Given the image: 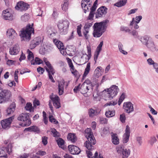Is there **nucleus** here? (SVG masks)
Here are the masks:
<instances>
[{
  "instance_id": "nucleus-1",
  "label": "nucleus",
  "mask_w": 158,
  "mask_h": 158,
  "mask_svg": "<svg viewBox=\"0 0 158 158\" xmlns=\"http://www.w3.org/2000/svg\"><path fill=\"white\" fill-rule=\"evenodd\" d=\"M109 20L105 19L100 22H96L93 26V33L94 37L99 38L106 31L107 28V23Z\"/></svg>"
},
{
  "instance_id": "nucleus-2",
  "label": "nucleus",
  "mask_w": 158,
  "mask_h": 158,
  "mask_svg": "<svg viewBox=\"0 0 158 158\" xmlns=\"http://www.w3.org/2000/svg\"><path fill=\"white\" fill-rule=\"evenodd\" d=\"M119 90L118 86L115 85H113L110 88L107 89V91L106 89H105L101 92H99L98 89V88H97L93 93V96L94 97L95 95L96 94L97 96L95 95L94 97L95 98L96 97H97L101 95L102 93H103L105 91V93H106L107 94V96L108 97V99L111 100L117 95Z\"/></svg>"
},
{
  "instance_id": "nucleus-3",
  "label": "nucleus",
  "mask_w": 158,
  "mask_h": 158,
  "mask_svg": "<svg viewBox=\"0 0 158 158\" xmlns=\"http://www.w3.org/2000/svg\"><path fill=\"white\" fill-rule=\"evenodd\" d=\"M33 26V23L31 25L29 24L26 26L25 28L22 29L19 34L21 41H28L31 39V34L34 32Z\"/></svg>"
},
{
  "instance_id": "nucleus-4",
  "label": "nucleus",
  "mask_w": 158,
  "mask_h": 158,
  "mask_svg": "<svg viewBox=\"0 0 158 158\" xmlns=\"http://www.w3.org/2000/svg\"><path fill=\"white\" fill-rule=\"evenodd\" d=\"M88 140L85 143V147L89 150H92L94 149V147L93 145L96 143V140L92 132H88L87 135H86Z\"/></svg>"
},
{
  "instance_id": "nucleus-5",
  "label": "nucleus",
  "mask_w": 158,
  "mask_h": 158,
  "mask_svg": "<svg viewBox=\"0 0 158 158\" xmlns=\"http://www.w3.org/2000/svg\"><path fill=\"white\" fill-rule=\"evenodd\" d=\"M30 114L27 113H22L20 114L17 118L19 121H23L20 125L22 127H27L29 126L31 122L30 118Z\"/></svg>"
},
{
  "instance_id": "nucleus-6",
  "label": "nucleus",
  "mask_w": 158,
  "mask_h": 158,
  "mask_svg": "<svg viewBox=\"0 0 158 158\" xmlns=\"http://www.w3.org/2000/svg\"><path fill=\"white\" fill-rule=\"evenodd\" d=\"M69 24V22L67 20L60 21L57 25L59 33L61 35L67 34Z\"/></svg>"
},
{
  "instance_id": "nucleus-7",
  "label": "nucleus",
  "mask_w": 158,
  "mask_h": 158,
  "mask_svg": "<svg viewBox=\"0 0 158 158\" xmlns=\"http://www.w3.org/2000/svg\"><path fill=\"white\" fill-rule=\"evenodd\" d=\"M30 7V5L23 1H21L17 3L15 6L16 10L20 11H26Z\"/></svg>"
},
{
  "instance_id": "nucleus-8",
  "label": "nucleus",
  "mask_w": 158,
  "mask_h": 158,
  "mask_svg": "<svg viewBox=\"0 0 158 158\" xmlns=\"http://www.w3.org/2000/svg\"><path fill=\"white\" fill-rule=\"evenodd\" d=\"M0 94L5 102L9 101L12 97L11 92L10 90L7 89H2L0 92Z\"/></svg>"
},
{
  "instance_id": "nucleus-9",
  "label": "nucleus",
  "mask_w": 158,
  "mask_h": 158,
  "mask_svg": "<svg viewBox=\"0 0 158 158\" xmlns=\"http://www.w3.org/2000/svg\"><path fill=\"white\" fill-rule=\"evenodd\" d=\"M14 118V116H11L8 118L1 121V124L3 129H8L10 128L12 120Z\"/></svg>"
},
{
  "instance_id": "nucleus-10",
  "label": "nucleus",
  "mask_w": 158,
  "mask_h": 158,
  "mask_svg": "<svg viewBox=\"0 0 158 158\" xmlns=\"http://www.w3.org/2000/svg\"><path fill=\"white\" fill-rule=\"evenodd\" d=\"M43 39H42L41 37H38L35 38L31 41L30 48L31 49L34 48L36 46L41 44L43 42Z\"/></svg>"
},
{
  "instance_id": "nucleus-11",
  "label": "nucleus",
  "mask_w": 158,
  "mask_h": 158,
  "mask_svg": "<svg viewBox=\"0 0 158 158\" xmlns=\"http://www.w3.org/2000/svg\"><path fill=\"white\" fill-rule=\"evenodd\" d=\"M117 151L118 153H121L122 154L123 158H127L131 152V151L129 149L124 148L123 147H119Z\"/></svg>"
},
{
  "instance_id": "nucleus-12",
  "label": "nucleus",
  "mask_w": 158,
  "mask_h": 158,
  "mask_svg": "<svg viewBox=\"0 0 158 158\" xmlns=\"http://www.w3.org/2000/svg\"><path fill=\"white\" fill-rule=\"evenodd\" d=\"M123 107L125 111L128 114H130L134 111L133 105L130 102H124Z\"/></svg>"
},
{
  "instance_id": "nucleus-13",
  "label": "nucleus",
  "mask_w": 158,
  "mask_h": 158,
  "mask_svg": "<svg viewBox=\"0 0 158 158\" xmlns=\"http://www.w3.org/2000/svg\"><path fill=\"white\" fill-rule=\"evenodd\" d=\"M12 144L10 143L6 147H2V148H0V157L5 156V150L7 151L8 154H10V153L12 152Z\"/></svg>"
},
{
  "instance_id": "nucleus-14",
  "label": "nucleus",
  "mask_w": 158,
  "mask_h": 158,
  "mask_svg": "<svg viewBox=\"0 0 158 158\" xmlns=\"http://www.w3.org/2000/svg\"><path fill=\"white\" fill-rule=\"evenodd\" d=\"M13 12L9 9L3 11L2 15L4 18L6 20H12L13 19Z\"/></svg>"
},
{
  "instance_id": "nucleus-15",
  "label": "nucleus",
  "mask_w": 158,
  "mask_h": 158,
  "mask_svg": "<svg viewBox=\"0 0 158 158\" xmlns=\"http://www.w3.org/2000/svg\"><path fill=\"white\" fill-rule=\"evenodd\" d=\"M6 35L9 39L13 40L17 38L18 34L13 29L10 28L7 30L6 32Z\"/></svg>"
},
{
  "instance_id": "nucleus-16",
  "label": "nucleus",
  "mask_w": 158,
  "mask_h": 158,
  "mask_svg": "<svg viewBox=\"0 0 158 158\" xmlns=\"http://www.w3.org/2000/svg\"><path fill=\"white\" fill-rule=\"evenodd\" d=\"M68 148L69 151L73 155L79 154L81 151V150L78 147L73 145H69Z\"/></svg>"
},
{
  "instance_id": "nucleus-17",
  "label": "nucleus",
  "mask_w": 158,
  "mask_h": 158,
  "mask_svg": "<svg viewBox=\"0 0 158 158\" xmlns=\"http://www.w3.org/2000/svg\"><path fill=\"white\" fill-rule=\"evenodd\" d=\"M81 6L84 12L86 13L87 11H89V8L91 6V4L90 3V0H82Z\"/></svg>"
},
{
  "instance_id": "nucleus-18",
  "label": "nucleus",
  "mask_w": 158,
  "mask_h": 158,
  "mask_svg": "<svg viewBox=\"0 0 158 158\" xmlns=\"http://www.w3.org/2000/svg\"><path fill=\"white\" fill-rule=\"evenodd\" d=\"M145 46L151 51L154 52L156 50V45L152 38Z\"/></svg>"
},
{
  "instance_id": "nucleus-19",
  "label": "nucleus",
  "mask_w": 158,
  "mask_h": 158,
  "mask_svg": "<svg viewBox=\"0 0 158 158\" xmlns=\"http://www.w3.org/2000/svg\"><path fill=\"white\" fill-rule=\"evenodd\" d=\"M53 41L55 44L61 52L62 50H64V46L63 43L60 40L56 39L55 37H53Z\"/></svg>"
},
{
  "instance_id": "nucleus-20",
  "label": "nucleus",
  "mask_w": 158,
  "mask_h": 158,
  "mask_svg": "<svg viewBox=\"0 0 158 158\" xmlns=\"http://www.w3.org/2000/svg\"><path fill=\"white\" fill-rule=\"evenodd\" d=\"M16 104L15 102H12L6 110V115H9L12 114L15 110Z\"/></svg>"
},
{
  "instance_id": "nucleus-21",
  "label": "nucleus",
  "mask_w": 158,
  "mask_h": 158,
  "mask_svg": "<svg viewBox=\"0 0 158 158\" xmlns=\"http://www.w3.org/2000/svg\"><path fill=\"white\" fill-rule=\"evenodd\" d=\"M20 51V47L18 44H16L12 48L10 49V53L11 55H16Z\"/></svg>"
},
{
  "instance_id": "nucleus-22",
  "label": "nucleus",
  "mask_w": 158,
  "mask_h": 158,
  "mask_svg": "<svg viewBox=\"0 0 158 158\" xmlns=\"http://www.w3.org/2000/svg\"><path fill=\"white\" fill-rule=\"evenodd\" d=\"M152 38L148 35H145L139 38L138 39L140 40L142 43L145 46L147 44L149 41Z\"/></svg>"
},
{
  "instance_id": "nucleus-23",
  "label": "nucleus",
  "mask_w": 158,
  "mask_h": 158,
  "mask_svg": "<svg viewBox=\"0 0 158 158\" xmlns=\"http://www.w3.org/2000/svg\"><path fill=\"white\" fill-rule=\"evenodd\" d=\"M100 112V110L98 109H93L91 108L89 110V117L93 118L95 116L98 115Z\"/></svg>"
},
{
  "instance_id": "nucleus-24",
  "label": "nucleus",
  "mask_w": 158,
  "mask_h": 158,
  "mask_svg": "<svg viewBox=\"0 0 158 158\" xmlns=\"http://www.w3.org/2000/svg\"><path fill=\"white\" fill-rule=\"evenodd\" d=\"M64 80H62L58 83V93L60 95L63 94L64 92Z\"/></svg>"
},
{
  "instance_id": "nucleus-25",
  "label": "nucleus",
  "mask_w": 158,
  "mask_h": 158,
  "mask_svg": "<svg viewBox=\"0 0 158 158\" xmlns=\"http://www.w3.org/2000/svg\"><path fill=\"white\" fill-rule=\"evenodd\" d=\"M85 84L86 85H88L89 84L90 85V84H92L91 82L89 80H86L84 81V82L83 83V84H82L81 85V87H80V90L81 91V93H82V94H84V96H85V95L86 94V90L85 91H84L83 92V88L84 87V86Z\"/></svg>"
},
{
  "instance_id": "nucleus-26",
  "label": "nucleus",
  "mask_w": 158,
  "mask_h": 158,
  "mask_svg": "<svg viewBox=\"0 0 158 158\" xmlns=\"http://www.w3.org/2000/svg\"><path fill=\"white\" fill-rule=\"evenodd\" d=\"M44 62L48 68V69H49L50 72H51L52 75H53L55 73V71L51 65V64H50V62L49 61H47V59H44Z\"/></svg>"
},
{
  "instance_id": "nucleus-27",
  "label": "nucleus",
  "mask_w": 158,
  "mask_h": 158,
  "mask_svg": "<svg viewBox=\"0 0 158 158\" xmlns=\"http://www.w3.org/2000/svg\"><path fill=\"white\" fill-rule=\"evenodd\" d=\"M67 139L72 143H75L77 140V137L74 133H69L67 136Z\"/></svg>"
},
{
  "instance_id": "nucleus-28",
  "label": "nucleus",
  "mask_w": 158,
  "mask_h": 158,
  "mask_svg": "<svg viewBox=\"0 0 158 158\" xmlns=\"http://www.w3.org/2000/svg\"><path fill=\"white\" fill-rule=\"evenodd\" d=\"M112 142L115 145H117L119 143V139L116 133H112L111 135Z\"/></svg>"
},
{
  "instance_id": "nucleus-29",
  "label": "nucleus",
  "mask_w": 158,
  "mask_h": 158,
  "mask_svg": "<svg viewBox=\"0 0 158 158\" xmlns=\"http://www.w3.org/2000/svg\"><path fill=\"white\" fill-rule=\"evenodd\" d=\"M32 65L40 64L43 63V61L38 57H35L34 59L32 60L31 61Z\"/></svg>"
},
{
  "instance_id": "nucleus-30",
  "label": "nucleus",
  "mask_w": 158,
  "mask_h": 158,
  "mask_svg": "<svg viewBox=\"0 0 158 158\" xmlns=\"http://www.w3.org/2000/svg\"><path fill=\"white\" fill-rule=\"evenodd\" d=\"M90 69V63L88 62L86 67L85 69L84 73L83 75L82 79H84V78L89 73Z\"/></svg>"
},
{
  "instance_id": "nucleus-31",
  "label": "nucleus",
  "mask_w": 158,
  "mask_h": 158,
  "mask_svg": "<svg viewBox=\"0 0 158 158\" xmlns=\"http://www.w3.org/2000/svg\"><path fill=\"white\" fill-rule=\"evenodd\" d=\"M87 53L88 54H86L85 53V55H86L88 57V58L87 60H85V63H86L88 62V60H90L91 56V47L90 45H88L87 46ZM85 59L87 60L86 58H85Z\"/></svg>"
},
{
  "instance_id": "nucleus-32",
  "label": "nucleus",
  "mask_w": 158,
  "mask_h": 158,
  "mask_svg": "<svg viewBox=\"0 0 158 158\" xmlns=\"http://www.w3.org/2000/svg\"><path fill=\"white\" fill-rule=\"evenodd\" d=\"M127 0H122L117 2L114 5V6L119 7L124 6L127 3Z\"/></svg>"
},
{
  "instance_id": "nucleus-33",
  "label": "nucleus",
  "mask_w": 158,
  "mask_h": 158,
  "mask_svg": "<svg viewBox=\"0 0 158 158\" xmlns=\"http://www.w3.org/2000/svg\"><path fill=\"white\" fill-rule=\"evenodd\" d=\"M106 116L108 118H110L114 116L115 115L114 110H110L106 111L105 113Z\"/></svg>"
},
{
  "instance_id": "nucleus-34",
  "label": "nucleus",
  "mask_w": 158,
  "mask_h": 158,
  "mask_svg": "<svg viewBox=\"0 0 158 158\" xmlns=\"http://www.w3.org/2000/svg\"><path fill=\"white\" fill-rule=\"evenodd\" d=\"M107 8L105 6H102L99 8L98 10L97 11L101 12L102 14L105 15L107 13Z\"/></svg>"
},
{
  "instance_id": "nucleus-35",
  "label": "nucleus",
  "mask_w": 158,
  "mask_h": 158,
  "mask_svg": "<svg viewBox=\"0 0 158 158\" xmlns=\"http://www.w3.org/2000/svg\"><path fill=\"white\" fill-rule=\"evenodd\" d=\"M27 53H28L27 56V61H31L32 60L34 59V56L32 52L29 49L27 50Z\"/></svg>"
},
{
  "instance_id": "nucleus-36",
  "label": "nucleus",
  "mask_w": 158,
  "mask_h": 158,
  "mask_svg": "<svg viewBox=\"0 0 158 158\" xmlns=\"http://www.w3.org/2000/svg\"><path fill=\"white\" fill-rule=\"evenodd\" d=\"M129 34L133 36L135 38H137L138 39L139 38L138 32L135 30H133L132 31H130Z\"/></svg>"
},
{
  "instance_id": "nucleus-37",
  "label": "nucleus",
  "mask_w": 158,
  "mask_h": 158,
  "mask_svg": "<svg viewBox=\"0 0 158 158\" xmlns=\"http://www.w3.org/2000/svg\"><path fill=\"white\" fill-rule=\"evenodd\" d=\"M51 132L53 134V137L56 138V137H59L60 136V133L58 132L55 128H51Z\"/></svg>"
},
{
  "instance_id": "nucleus-38",
  "label": "nucleus",
  "mask_w": 158,
  "mask_h": 158,
  "mask_svg": "<svg viewBox=\"0 0 158 158\" xmlns=\"http://www.w3.org/2000/svg\"><path fill=\"white\" fill-rule=\"evenodd\" d=\"M25 108L27 110L29 111L30 112L33 110L34 109L32 106L31 103L27 102L26 104Z\"/></svg>"
},
{
  "instance_id": "nucleus-39",
  "label": "nucleus",
  "mask_w": 158,
  "mask_h": 158,
  "mask_svg": "<svg viewBox=\"0 0 158 158\" xmlns=\"http://www.w3.org/2000/svg\"><path fill=\"white\" fill-rule=\"evenodd\" d=\"M56 141L59 147L61 148L64 144V140L61 138H59L58 139H56Z\"/></svg>"
},
{
  "instance_id": "nucleus-40",
  "label": "nucleus",
  "mask_w": 158,
  "mask_h": 158,
  "mask_svg": "<svg viewBox=\"0 0 158 158\" xmlns=\"http://www.w3.org/2000/svg\"><path fill=\"white\" fill-rule=\"evenodd\" d=\"M93 85L92 84L86 85L85 86V89L84 87L83 88V91L84 92L86 90V93L89 90H90V92H91L93 91Z\"/></svg>"
},
{
  "instance_id": "nucleus-41",
  "label": "nucleus",
  "mask_w": 158,
  "mask_h": 158,
  "mask_svg": "<svg viewBox=\"0 0 158 158\" xmlns=\"http://www.w3.org/2000/svg\"><path fill=\"white\" fill-rule=\"evenodd\" d=\"M93 85L92 84L86 85L85 86V89L84 87L83 88V91L84 92L86 90V93L89 90H90V92H91L93 91Z\"/></svg>"
},
{
  "instance_id": "nucleus-42",
  "label": "nucleus",
  "mask_w": 158,
  "mask_h": 158,
  "mask_svg": "<svg viewBox=\"0 0 158 158\" xmlns=\"http://www.w3.org/2000/svg\"><path fill=\"white\" fill-rule=\"evenodd\" d=\"M109 132V130L108 128L104 127L101 132V135L102 136L104 137L106 135L108 134Z\"/></svg>"
},
{
  "instance_id": "nucleus-43",
  "label": "nucleus",
  "mask_w": 158,
  "mask_h": 158,
  "mask_svg": "<svg viewBox=\"0 0 158 158\" xmlns=\"http://www.w3.org/2000/svg\"><path fill=\"white\" fill-rule=\"evenodd\" d=\"M118 103V101L117 100H116L115 101H111L110 102H108L107 103L105 104L104 105V106L105 107H106L108 106H114L116 105Z\"/></svg>"
},
{
  "instance_id": "nucleus-44",
  "label": "nucleus",
  "mask_w": 158,
  "mask_h": 158,
  "mask_svg": "<svg viewBox=\"0 0 158 158\" xmlns=\"http://www.w3.org/2000/svg\"><path fill=\"white\" fill-rule=\"evenodd\" d=\"M32 132H33L37 134H39L40 133V128L36 126H31Z\"/></svg>"
},
{
  "instance_id": "nucleus-45",
  "label": "nucleus",
  "mask_w": 158,
  "mask_h": 158,
  "mask_svg": "<svg viewBox=\"0 0 158 158\" xmlns=\"http://www.w3.org/2000/svg\"><path fill=\"white\" fill-rule=\"evenodd\" d=\"M45 69L47 72H48V76L49 79L51 80L52 82L53 83L55 82V81L54 79L52 76V74L51 73V72H50L49 69L48 68H46Z\"/></svg>"
},
{
  "instance_id": "nucleus-46",
  "label": "nucleus",
  "mask_w": 158,
  "mask_h": 158,
  "mask_svg": "<svg viewBox=\"0 0 158 158\" xmlns=\"http://www.w3.org/2000/svg\"><path fill=\"white\" fill-rule=\"evenodd\" d=\"M68 1L69 0H64V4L63 5H62V9L64 11H66L68 9Z\"/></svg>"
},
{
  "instance_id": "nucleus-47",
  "label": "nucleus",
  "mask_w": 158,
  "mask_h": 158,
  "mask_svg": "<svg viewBox=\"0 0 158 158\" xmlns=\"http://www.w3.org/2000/svg\"><path fill=\"white\" fill-rule=\"evenodd\" d=\"M29 19V14L27 13L25 14L24 15L22 16L21 17L22 20L24 22L27 21Z\"/></svg>"
},
{
  "instance_id": "nucleus-48",
  "label": "nucleus",
  "mask_w": 158,
  "mask_h": 158,
  "mask_svg": "<svg viewBox=\"0 0 158 158\" xmlns=\"http://www.w3.org/2000/svg\"><path fill=\"white\" fill-rule=\"evenodd\" d=\"M50 98L52 100L53 103L57 102L60 101L59 97L57 96H56L54 97H53L52 96H50Z\"/></svg>"
},
{
  "instance_id": "nucleus-49",
  "label": "nucleus",
  "mask_w": 158,
  "mask_h": 158,
  "mask_svg": "<svg viewBox=\"0 0 158 158\" xmlns=\"http://www.w3.org/2000/svg\"><path fill=\"white\" fill-rule=\"evenodd\" d=\"M120 30L128 33L131 31V30L128 27L124 26H121L120 27Z\"/></svg>"
},
{
  "instance_id": "nucleus-50",
  "label": "nucleus",
  "mask_w": 158,
  "mask_h": 158,
  "mask_svg": "<svg viewBox=\"0 0 158 158\" xmlns=\"http://www.w3.org/2000/svg\"><path fill=\"white\" fill-rule=\"evenodd\" d=\"M49 120L51 123H53L54 124H57L58 123V121L54 118L52 115H50L49 116Z\"/></svg>"
},
{
  "instance_id": "nucleus-51",
  "label": "nucleus",
  "mask_w": 158,
  "mask_h": 158,
  "mask_svg": "<svg viewBox=\"0 0 158 158\" xmlns=\"http://www.w3.org/2000/svg\"><path fill=\"white\" fill-rule=\"evenodd\" d=\"M47 49L46 48L44 47H42L40 49L39 52L42 55L44 54L45 52L48 51Z\"/></svg>"
},
{
  "instance_id": "nucleus-52",
  "label": "nucleus",
  "mask_w": 158,
  "mask_h": 158,
  "mask_svg": "<svg viewBox=\"0 0 158 158\" xmlns=\"http://www.w3.org/2000/svg\"><path fill=\"white\" fill-rule=\"evenodd\" d=\"M82 25L81 24H80V25L78 26L77 27V34L79 36L81 37L82 36V34L81 32V27Z\"/></svg>"
},
{
  "instance_id": "nucleus-53",
  "label": "nucleus",
  "mask_w": 158,
  "mask_h": 158,
  "mask_svg": "<svg viewBox=\"0 0 158 158\" xmlns=\"http://www.w3.org/2000/svg\"><path fill=\"white\" fill-rule=\"evenodd\" d=\"M120 120L122 123H124L126 120V117L124 114H120Z\"/></svg>"
},
{
  "instance_id": "nucleus-54",
  "label": "nucleus",
  "mask_w": 158,
  "mask_h": 158,
  "mask_svg": "<svg viewBox=\"0 0 158 158\" xmlns=\"http://www.w3.org/2000/svg\"><path fill=\"white\" fill-rule=\"evenodd\" d=\"M130 135H124L123 137V142L124 143H127L129 139Z\"/></svg>"
},
{
  "instance_id": "nucleus-55",
  "label": "nucleus",
  "mask_w": 158,
  "mask_h": 158,
  "mask_svg": "<svg viewBox=\"0 0 158 158\" xmlns=\"http://www.w3.org/2000/svg\"><path fill=\"white\" fill-rule=\"evenodd\" d=\"M100 123L102 124H106L107 123L108 119L104 118L101 117L100 118Z\"/></svg>"
},
{
  "instance_id": "nucleus-56",
  "label": "nucleus",
  "mask_w": 158,
  "mask_h": 158,
  "mask_svg": "<svg viewBox=\"0 0 158 158\" xmlns=\"http://www.w3.org/2000/svg\"><path fill=\"white\" fill-rule=\"evenodd\" d=\"M103 44V42H101L98 45L96 48V51L100 52L102 50V47Z\"/></svg>"
},
{
  "instance_id": "nucleus-57",
  "label": "nucleus",
  "mask_w": 158,
  "mask_h": 158,
  "mask_svg": "<svg viewBox=\"0 0 158 158\" xmlns=\"http://www.w3.org/2000/svg\"><path fill=\"white\" fill-rule=\"evenodd\" d=\"M48 137L46 136H43L42 138V142L44 145H46L48 143Z\"/></svg>"
},
{
  "instance_id": "nucleus-58",
  "label": "nucleus",
  "mask_w": 158,
  "mask_h": 158,
  "mask_svg": "<svg viewBox=\"0 0 158 158\" xmlns=\"http://www.w3.org/2000/svg\"><path fill=\"white\" fill-rule=\"evenodd\" d=\"M156 141L157 139L155 136L152 137L151 138L150 140L149 141V143L152 146Z\"/></svg>"
},
{
  "instance_id": "nucleus-59",
  "label": "nucleus",
  "mask_w": 158,
  "mask_h": 158,
  "mask_svg": "<svg viewBox=\"0 0 158 158\" xmlns=\"http://www.w3.org/2000/svg\"><path fill=\"white\" fill-rule=\"evenodd\" d=\"M38 72L40 74H43L44 72V69L40 67H39L37 69Z\"/></svg>"
},
{
  "instance_id": "nucleus-60",
  "label": "nucleus",
  "mask_w": 158,
  "mask_h": 158,
  "mask_svg": "<svg viewBox=\"0 0 158 158\" xmlns=\"http://www.w3.org/2000/svg\"><path fill=\"white\" fill-rule=\"evenodd\" d=\"M124 135H130V128L128 125H127L126 127V128L125 130V133Z\"/></svg>"
},
{
  "instance_id": "nucleus-61",
  "label": "nucleus",
  "mask_w": 158,
  "mask_h": 158,
  "mask_svg": "<svg viewBox=\"0 0 158 158\" xmlns=\"http://www.w3.org/2000/svg\"><path fill=\"white\" fill-rule=\"evenodd\" d=\"M54 106L56 109H58L60 107V101L53 103Z\"/></svg>"
},
{
  "instance_id": "nucleus-62",
  "label": "nucleus",
  "mask_w": 158,
  "mask_h": 158,
  "mask_svg": "<svg viewBox=\"0 0 158 158\" xmlns=\"http://www.w3.org/2000/svg\"><path fill=\"white\" fill-rule=\"evenodd\" d=\"M93 25V22L90 23H85L84 26V29L87 30L89 29Z\"/></svg>"
},
{
  "instance_id": "nucleus-63",
  "label": "nucleus",
  "mask_w": 158,
  "mask_h": 158,
  "mask_svg": "<svg viewBox=\"0 0 158 158\" xmlns=\"http://www.w3.org/2000/svg\"><path fill=\"white\" fill-rule=\"evenodd\" d=\"M147 62L149 65H153L155 62L151 58H149L147 60Z\"/></svg>"
},
{
  "instance_id": "nucleus-64",
  "label": "nucleus",
  "mask_w": 158,
  "mask_h": 158,
  "mask_svg": "<svg viewBox=\"0 0 158 158\" xmlns=\"http://www.w3.org/2000/svg\"><path fill=\"white\" fill-rule=\"evenodd\" d=\"M152 65L156 73H158V64L155 62Z\"/></svg>"
}]
</instances>
